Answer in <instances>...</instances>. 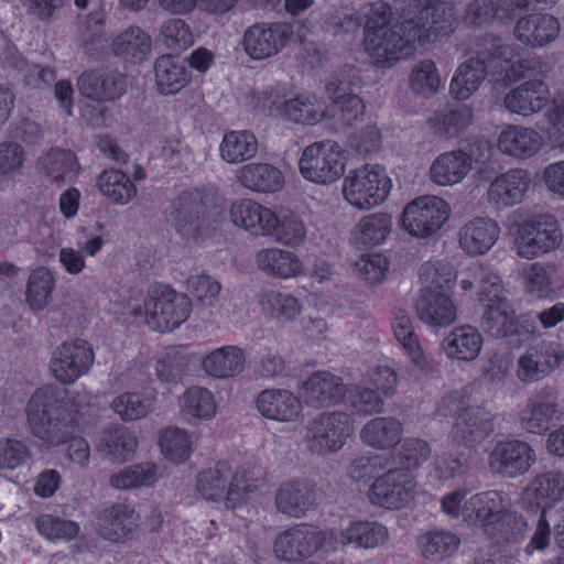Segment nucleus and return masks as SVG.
Wrapping results in <instances>:
<instances>
[{
    "instance_id": "41",
    "label": "nucleus",
    "mask_w": 564,
    "mask_h": 564,
    "mask_svg": "<svg viewBox=\"0 0 564 564\" xmlns=\"http://www.w3.org/2000/svg\"><path fill=\"white\" fill-rule=\"evenodd\" d=\"M346 392L340 378L327 371H318L305 382L303 397L308 405L321 408L338 403Z\"/></svg>"
},
{
    "instance_id": "52",
    "label": "nucleus",
    "mask_w": 564,
    "mask_h": 564,
    "mask_svg": "<svg viewBox=\"0 0 564 564\" xmlns=\"http://www.w3.org/2000/svg\"><path fill=\"white\" fill-rule=\"evenodd\" d=\"M177 230L185 236L195 237L207 225L204 206L198 192L185 193L178 198L174 215Z\"/></svg>"
},
{
    "instance_id": "6",
    "label": "nucleus",
    "mask_w": 564,
    "mask_h": 564,
    "mask_svg": "<svg viewBox=\"0 0 564 564\" xmlns=\"http://www.w3.org/2000/svg\"><path fill=\"white\" fill-rule=\"evenodd\" d=\"M392 186L384 166L366 163L345 175L341 195L351 208L367 212L381 206L390 196Z\"/></svg>"
},
{
    "instance_id": "45",
    "label": "nucleus",
    "mask_w": 564,
    "mask_h": 564,
    "mask_svg": "<svg viewBox=\"0 0 564 564\" xmlns=\"http://www.w3.org/2000/svg\"><path fill=\"white\" fill-rule=\"evenodd\" d=\"M474 113L466 105L449 106L436 111L429 119L433 133L442 140L459 137L473 122Z\"/></svg>"
},
{
    "instance_id": "31",
    "label": "nucleus",
    "mask_w": 564,
    "mask_h": 564,
    "mask_svg": "<svg viewBox=\"0 0 564 564\" xmlns=\"http://www.w3.org/2000/svg\"><path fill=\"white\" fill-rule=\"evenodd\" d=\"M237 183L245 189L259 194L280 192L285 177L280 167L265 162H250L235 172Z\"/></svg>"
},
{
    "instance_id": "9",
    "label": "nucleus",
    "mask_w": 564,
    "mask_h": 564,
    "mask_svg": "<svg viewBox=\"0 0 564 564\" xmlns=\"http://www.w3.org/2000/svg\"><path fill=\"white\" fill-rule=\"evenodd\" d=\"M449 204L436 195H423L409 202L400 216L401 228L411 237L434 238L449 220Z\"/></svg>"
},
{
    "instance_id": "16",
    "label": "nucleus",
    "mask_w": 564,
    "mask_h": 564,
    "mask_svg": "<svg viewBox=\"0 0 564 564\" xmlns=\"http://www.w3.org/2000/svg\"><path fill=\"white\" fill-rule=\"evenodd\" d=\"M294 28L288 22L256 23L242 39L246 54L253 61H263L279 54L292 40Z\"/></svg>"
},
{
    "instance_id": "56",
    "label": "nucleus",
    "mask_w": 564,
    "mask_h": 564,
    "mask_svg": "<svg viewBox=\"0 0 564 564\" xmlns=\"http://www.w3.org/2000/svg\"><path fill=\"white\" fill-rule=\"evenodd\" d=\"M159 467L152 462L132 464L110 476L109 484L118 490L152 487L159 480Z\"/></svg>"
},
{
    "instance_id": "54",
    "label": "nucleus",
    "mask_w": 564,
    "mask_h": 564,
    "mask_svg": "<svg viewBox=\"0 0 564 564\" xmlns=\"http://www.w3.org/2000/svg\"><path fill=\"white\" fill-rule=\"evenodd\" d=\"M155 403L153 392L127 391L115 397L110 408L122 421L131 422L145 417L154 410Z\"/></svg>"
},
{
    "instance_id": "51",
    "label": "nucleus",
    "mask_w": 564,
    "mask_h": 564,
    "mask_svg": "<svg viewBox=\"0 0 564 564\" xmlns=\"http://www.w3.org/2000/svg\"><path fill=\"white\" fill-rule=\"evenodd\" d=\"M154 76L159 91L175 95L189 83V73L184 63L172 55H162L154 63Z\"/></svg>"
},
{
    "instance_id": "23",
    "label": "nucleus",
    "mask_w": 564,
    "mask_h": 564,
    "mask_svg": "<svg viewBox=\"0 0 564 564\" xmlns=\"http://www.w3.org/2000/svg\"><path fill=\"white\" fill-rule=\"evenodd\" d=\"M542 133L532 127L508 123L497 135L498 151L513 160H529L544 148Z\"/></svg>"
},
{
    "instance_id": "57",
    "label": "nucleus",
    "mask_w": 564,
    "mask_h": 564,
    "mask_svg": "<svg viewBox=\"0 0 564 564\" xmlns=\"http://www.w3.org/2000/svg\"><path fill=\"white\" fill-rule=\"evenodd\" d=\"M162 455L173 464H184L194 451L193 434L178 426L164 429L159 436Z\"/></svg>"
},
{
    "instance_id": "15",
    "label": "nucleus",
    "mask_w": 564,
    "mask_h": 564,
    "mask_svg": "<svg viewBox=\"0 0 564 564\" xmlns=\"http://www.w3.org/2000/svg\"><path fill=\"white\" fill-rule=\"evenodd\" d=\"M416 482L411 473L393 468L377 477L368 490L371 505L388 510H399L413 500Z\"/></svg>"
},
{
    "instance_id": "19",
    "label": "nucleus",
    "mask_w": 564,
    "mask_h": 564,
    "mask_svg": "<svg viewBox=\"0 0 564 564\" xmlns=\"http://www.w3.org/2000/svg\"><path fill=\"white\" fill-rule=\"evenodd\" d=\"M564 360V350L553 343H541L528 348L517 360L516 376L531 384L551 376Z\"/></svg>"
},
{
    "instance_id": "26",
    "label": "nucleus",
    "mask_w": 564,
    "mask_h": 564,
    "mask_svg": "<svg viewBox=\"0 0 564 564\" xmlns=\"http://www.w3.org/2000/svg\"><path fill=\"white\" fill-rule=\"evenodd\" d=\"M176 409L184 423L198 426L215 419L219 404L213 391L199 384H192L177 395Z\"/></svg>"
},
{
    "instance_id": "1",
    "label": "nucleus",
    "mask_w": 564,
    "mask_h": 564,
    "mask_svg": "<svg viewBox=\"0 0 564 564\" xmlns=\"http://www.w3.org/2000/svg\"><path fill=\"white\" fill-rule=\"evenodd\" d=\"M391 7L381 0L364 6L358 12L345 9L328 19V24L345 30L365 25L364 46L377 63L395 62L412 56L426 42L453 31L454 8L442 0H411L404 21L388 26Z\"/></svg>"
},
{
    "instance_id": "39",
    "label": "nucleus",
    "mask_w": 564,
    "mask_h": 564,
    "mask_svg": "<svg viewBox=\"0 0 564 564\" xmlns=\"http://www.w3.org/2000/svg\"><path fill=\"white\" fill-rule=\"evenodd\" d=\"M79 93L96 101H110L121 97L126 90L123 77L118 72L93 70L77 80Z\"/></svg>"
},
{
    "instance_id": "38",
    "label": "nucleus",
    "mask_w": 564,
    "mask_h": 564,
    "mask_svg": "<svg viewBox=\"0 0 564 564\" xmlns=\"http://www.w3.org/2000/svg\"><path fill=\"white\" fill-rule=\"evenodd\" d=\"M257 268L268 276L289 280L304 272V263L293 251L279 247H267L254 254Z\"/></svg>"
},
{
    "instance_id": "17",
    "label": "nucleus",
    "mask_w": 564,
    "mask_h": 564,
    "mask_svg": "<svg viewBox=\"0 0 564 564\" xmlns=\"http://www.w3.org/2000/svg\"><path fill=\"white\" fill-rule=\"evenodd\" d=\"M535 452L521 440L498 442L488 455V466L494 474L514 479L524 475L535 463Z\"/></svg>"
},
{
    "instance_id": "47",
    "label": "nucleus",
    "mask_w": 564,
    "mask_h": 564,
    "mask_svg": "<svg viewBox=\"0 0 564 564\" xmlns=\"http://www.w3.org/2000/svg\"><path fill=\"white\" fill-rule=\"evenodd\" d=\"M139 525V514L126 503L106 508L100 516V533L110 541L126 539Z\"/></svg>"
},
{
    "instance_id": "12",
    "label": "nucleus",
    "mask_w": 564,
    "mask_h": 564,
    "mask_svg": "<svg viewBox=\"0 0 564 564\" xmlns=\"http://www.w3.org/2000/svg\"><path fill=\"white\" fill-rule=\"evenodd\" d=\"M352 430L350 417L346 413H322L307 425V448L318 456L337 453L346 445Z\"/></svg>"
},
{
    "instance_id": "37",
    "label": "nucleus",
    "mask_w": 564,
    "mask_h": 564,
    "mask_svg": "<svg viewBox=\"0 0 564 564\" xmlns=\"http://www.w3.org/2000/svg\"><path fill=\"white\" fill-rule=\"evenodd\" d=\"M482 347L484 338L480 330L470 324L454 327L442 341L443 351L452 361H475Z\"/></svg>"
},
{
    "instance_id": "59",
    "label": "nucleus",
    "mask_w": 564,
    "mask_h": 564,
    "mask_svg": "<svg viewBox=\"0 0 564 564\" xmlns=\"http://www.w3.org/2000/svg\"><path fill=\"white\" fill-rule=\"evenodd\" d=\"M307 236V228L303 219L295 213L275 214V224L272 232L265 237L291 248L300 247Z\"/></svg>"
},
{
    "instance_id": "27",
    "label": "nucleus",
    "mask_w": 564,
    "mask_h": 564,
    "mask_svg": "<svg viewBox=\"0 0 564 564\" xmlns=\"http://www.w3.org/2000/svg\"><path fill=\"white\" fill-rule=\"evenodd\" d=\"M500 235L501 228L495 219L474 217L458 229V246L467 256H485L496 246Z\"/></svg>"
},
{
    "instance_id": "10",
    "label": "nucleus",
    "mask_w": 564,
    "mask_h": 564,
    "mask_svg": "<svg viewBox=\"0 0 564 564\" xmlns=\"http://www.w3.org/2000/svg\"><path fill=\"white\" fill-rule=\"evenodd\" d=\"M334 539V530L302 523L281 532L274 540L273 551L280 560L296 561L311 557L318 551L336 552Z\"/></svg>"
},
{
    "instance_id": "60",
    "label": "nucleus",
    "mask_w": 564,
    "mask_h": 564,
    "mask_svg": "<svg viewBox=\"0 0 564 564\" xmlns=\"http://www.w3.org/2000/svg\"><path fill=\"white\" fill-rule=\"evenodd\" d=\"M191 360L185 347H171L156 361L155 375L162 382L177 383L187 373Z\"/></svg>"
},
{
    "instance_id": "30",
    "label": "nucleus",
    "mask_w": 564,
    "mask_h": 564,
    "mask_svg": "<svg viewBox=\"0 0 564 564\" xmlns=\"http://www.w3.org/2000/svg\"><path fill=\"white\" fill-rule=\"evenodd\" d=\"M550 95L546 85L540 79L522 83L511 89L503 98V107L511 113L531 117L541 111L545 112Z\"/></svg>"
},
{
    "instance_id": "46",
    "label": "nucleus",
    "mask_w": 564,
    "mask_h": 564,
    "mask_svg": "<svg viewBox=\"0 0 564 564\" xmlns=\"http://www.w3.org/2000/svg\"><path fill=\"white\" fill-rule=\"evenodd\" d=\"M403 424L392 416L369 420L360 430L361 442L376 449H390L400 443Z\"/></svg>"
},
{
    "instance_id": "21",
    "label": "nucleus",
    "mask_w": 564,
    "mask_h": 564,
    "mask_svg": "<svg viewBox=\"0 0 564 564\" xmlns=\"http://www.w3.org/2000/svg\"><path fill=\"white\" fill-rule=\"evenodd\" d=\"M414 310L419 321L433 330L451 326L458 317L454 299L440 290L421 289Z\"/></svg>"
},
{
    "instance_id": "20",
    "label": "nucleus",
    "mask_w": 564,
    "mask_h": 564,
    "mask_svg": "<svg viewBox=\"0 0 564 564\" xmlns=\"http://www.w3.org/2000/svg\"><path fill=\"white\" fill-rule=\"evenodd\" d=\"M509 509H512L511 497L505 491L490 489L471 495L466 500L465 514L488 533L495 531Z\"/></svg>"
},
{
    "instance_id": "32",
    "label": "nucleus",
    "mask_w": 564,
    "mask_h": 564,
    "mask_svg": "<svg viewBox=\"0 0 564 564\" xmlns=\"http://www.w3.org/2000/svg\"><path fill=\"white\" fill-rule=\"evenodd\" d=\"M393 230L392 216L384 212L365 215L350 230V243L360 250L384 245Z\"/></svg>"
},
{
    "instance_id": "49",
    "label": "nucleus",
    "mask_w": 564,
    "mask_h": 564,
    "mask_svg": "<svg viewBox=\"0 0 564 564\" xmlns=\"http://www.w3.org/2000/svg\"><path fill=\"white\" fill-rule=\"evenodd\" d=\"M458 288L463 292L477 290V299L480 304H485V301L494 291L505 290L500 274L492 268L480 264L470 265L465 272L460 273Z\"/></svg>"
},
{
    "instance_id": "62",
    "label": "nucleus",
    "mask_w": 564,
    "mask_h": 564,
    "mask_svg": "<svg viewBox=\"0 0 564 564\" xmlns=\"http://www.w3.org/2000/svg\"><path fill=\"white\" fill-rule=\"evenodd\" d=\"M456 534L446 530H434L422 534L419 547L426 558H443L453 555L459 546Z\"/></svg>"
},
{
    "instance_id": "64",
    "label": "nucleus",
    "mask_w": 564,
    "mask_h": 564,
    "mask_svg": "<svg viewBox=\"0 0 564 564\" xmlns=\"http://www.w3.org/2000/svg\"><path fill=\"white\" fill-rule=\"evenodd\" d=\"M520 275L523 286L531 295L545 299L553 293L552 275L553 269L540 262L527 264Z\"/></svg>"
},
{
    "instance_id": "5",
    "label": "nucleus",
    "mask_w": 564,
    "mask_h": 564,
    "mask_svg": "<svg viewBox=\"0 0 564 564\" xmlns=\"http://www.w3.org/2000/svg\"><path fill=\"white\" fill-rule=\"evenodd\" d=\"M191 311L192 302L186 294L160 284L152 286L142 301L129 300L122 314L131 316L132 322H143L154 330L166 333L186 322Z\"/></svg>"
},
{
    "instance_id": "35",
    "label": "nucleus",
    "mask_w": 564,
    "mask_h": 564,
    "mask_svg": "<svg viewBox=\"0 0 564 564\" xmlns=\"http://www.w3.org/2000/svg\"><path fill=\"white\" fill-rule=\"evenodd\" d=\"M316 503L315 486L307 479L283 482L275 494V506L284 514L301 518Z\"/></svg>"
},
{
    "instance_id": "44",
    "label": "nucleus",
    "mask_w": 564,
    "mask_h": 564,
    "mask_svg": "<svg viewBox=\"0 0 564 564\" xmlns=\"http://www.w3.org/2000/svg\"><path fill=\"white\" fill-rule=\"evenodd\" d=\"M330 117V110L322 97L313 93H302L289 99L284 119L297 124L316 126Z\"/></svg>"
},
{
    "instance_id": "63",
    "label": "nucleus",
    "mask_w": 564,
    "mask_h": 564,
    "mask_svg": "<svg viewBox=\"0 0 564 564\" xmlns=\"http://www.w3.org/2000/svg\"><path fill=\"white\" fill-rule=\"evenodd\" d=\"M159 39L174 53H181L194 44L191 26L182 19L170 18L160 26Z\"/></svg>"
},
{
    "instance_id": "34",
    "label": "nucleus",
    "mask_w": 564,
    "mask_h": 564,
    "mask_svg": "<svg viewBox=\"0 0 564 564\" xmlns=\"http://www.w3.org/2000/svg\"><path fill=\"white\" fill-rule=\"evenodd\" d=\"M561 32L560 21L547 13H531L516 24V37L524 45L543 47L554 42Z\"/></svg>"
},
{
    "instance_id": "40",
    "label": "nucleus",
    "mask_w": 564,
    "mask_h": 564,
    "mask_svg": "<svg viewBox=\"0 0 564 564\" xmlns=\"http://www.w3.org/2000/svg\"><path fill=\"white\" fill-rule=\"evenodd\" d=\"M57 275L48 267L40 265L32 269L25 283L24 301L35 313L45 311L54 300Z\"/></svg>"
},
{
    "instance_id": "55",
    "label": "nucleus",
    "mask_w": 564,
    "mask_h": 564,
    "mask_svg": "<svg viewBox=\"0 0 564 564\" xmlns=\"http://www.w3.org/2000/svg\"><path fill=\"white\" fill-rule=\"evenodd\" d=\"M37 166L41 173L52 181H74L79 173V163L76 155L69 150L52 149L40 156Z\"/></svg>"
},
{
    "instance_id": "43",
    "label": "nucleus",
    "mask_w": 564,
    "mask_h": 564,
    "mask_svg": "<svg viewBox=\"0 0 564 564\" xmlns=\"http://www.w3.org/2000/svg\"><path fill=\"white\" fill-rule=\"evenodd\" d=\"M138 447L135 434L123 425H111L100 433L98 452L116 463L132 458Z\"/></svg>"
},
{
    "instance_id": "33",
    "label": "nucleus",
    "mask_w": 564,
    "mask_h": 564,
    "mask_svg": "<svg viewBox=\"0 0 564 564\" xmlns=\"http://www.w3.org/2000/svg\"><path fill=\"white\" fill-rule=\"evenodd\" d=\"M336 551L340 546L354 545L358 549L372 550L383 546L389 540L388 528L371 520L351 521L349 525L343 530H334Z\"/></svg>"
},
{
    "instance_id": "2",
    "label": "nucleus",
    "mask_w": 564,
    "mask_h": 564,
    "mask_svg": "<svg viewBox=\"0 0 564 564\" xmlns=\"http://www.w3.org/2000/svg\"><path fill=\"white\" fill-rule=\"evenodd\" d=\"M473 55L462 63L449 84V93L457 100H467L481 86L488 73L502 74L509 82L524 78L533 61L518 59V46L503 44L500 37L486 35L476 41Z\"/></svg>"
},
{
    "instance_id": "48",
    "label": "nucleus",
    "mask_w": 564,
    "mask_h": 564,
    "mask_svg": "<svg viewBox=\"0 0 564 564\" xmlns=\"http://www.w3.org/2000/svg\"><path fill=\"white\" fill-rule=\"evenodd\" d=\"M468 174L467 163L458 149L438 154L429 169L431 182L442 187L455 186L462 183Z\"/></svg>"
},
{
    "instance_id": "14",
    "label": "nucleus",
    "mask_w": 564,
    "mask_h": 564,
    "mask_svg": "<svg viewBox=\"0 0 564 564\" xmlns=\"http://www.w3.org/2000/svg\"><path fill=\"white\" fill-rule=\"evenodd\" d=\"M358 78L352 70H343L326 86L327 94L334 102L330 117L336 128H347L359 121L365 115V104L352 87L358 86Z\"/></svg>"
},
{
    "instance_id": "24",
    "label": "nucleus",
    "mask_w": 564,
    "mask_h": 564,
    "mask_svg": "<svg viewBox=\"0 0 564 564\" xmlns=\"http://www.w3.org/2000/svg\"><path fill=\"white\" fill-rule=\"evenodd\" d=\"M564 499V471L552 470L536 475L523 489L522 507L528 511L546 510Z\"/></svg>"
},
{
    "instance_id": "28",
    "label": "nucleus",
    "mask_w": 564,
    "mask_h": 564,
    "mask_svg": "<svg viewBox=\"0 0 564 564\" xmlns=\"http://www.w3.org/2000/svg\"><path fill=\"white\" fill-rule=\"evenodd\" d=\"M256 408L263 417L280 423H294L303 417L302 401L289 389L261 391L256 399Z\"/></svg>"
},
{
    "instance_id": "18",
    "label": "nucleus",
    "mask_w": 564,
    "mask_h": 564,
    "mask_svg": "<svg viewBox=\"0 0 564 564\" xmlns=\"http://www.w3.org/2000/svg\"><path fill=\"white\" fill-rule=\"evenodd\" d=\"M560 404L556 391L551 387L535 390L518 413V424L527 433L542 435L557 417Z\"/></svg>"
},
{
    "instance_id": "22",
    "label": "nucleus",
    "mask_w": 564,
    "mask_h": 564,
    "mask_svg": "<svg viewBox=\"0 0 564 564\" xmlns=\"http://www.w3.org/2000/svg\"><path fill=\"white\" fill-rule=\"evenodd\" d=\"M531 176L524 169H510L497 175L487 189L488 204L503 210L521 204L530 188Z\"/></svg>"
},
{
    "instance_id": "61",
    "label": "nucleus",
    "mask_w": 564,
    "mask_h": 564,
    "mask_svg": "<svg viewBox=\"0 0 564 564\" xmlns=\"http://www.w3.org/2000/svg\"><path fill=\"white\" fill-rule=\"evenodd\" d=\"M259 304L265 314L275 318L292 321L302 312V304L296 297L278 290L263 291Z\"/></svg>"
},
{
    "instance_id": "8",
    "label": "nucleus",
    "mask_w": 564,
    "mask_h": 564,
    "mask_svg": "<svg viewBox=\"0 0 564 564\" xmlns=\"http://www.w3.org/2000/svg\"><path fill=\"white\" fill-rule=\"evenodd\" d=\"M347 156L345 149L336 141L325 140L308 144L299 159L301 176L316 185H330L345 173Z\"/></svg>"
},
{
    "instance_id": "58",
    "label": "nucleus",
    "mask_w": 564,
    "mask_h": 564,
    "mask_svg": "<svg viewBox=\"0 0 564 564\" xmlns=\"http://www.w3.org/2000/svg\"><path fill=\"white\" fill-rule=\"evenodd\" d=\"M443 85L444 82L435 62L429 58L416 62L409 74L411 91L423 98H432Z\"/></svg>"
},
{
    "instance_id": "3",
    "label": "nucleus",
    "mask_w": 564,
    "mask_h": 564,
    "mask_svg": "<svg viewBox=\"0 0 564 564\" xmlns=\"http://www.w3.org/2000/svg\"><path fill=\"white\" fill-rule=\"evenodd\" d=\"M88 405L89 397L86 393L77 392L67 402H63L56 388L41 387L25 405L26 429L48 446H57L66 442L69 429L79 424Z\"/></svg>"
},
{
    "instance_id": "50",
    "label": "nucleus",
    "mask_w": 564,
    "mask_h": 564,
    "mask_svg": "<svg viewBox=\"0 0 564 564\" xmlns=\"http://www.w3.org/2000/svg\"><path fill=\"white\" fill-rule=\"evenodd\" d=\"M100 194L115 205H128L137 196V186L118 169L102 171L96 181Z\"/></svg>"
},
{
    "instance_id": "11",
    "label": "nucleus",
    "mask_w": 564,
    "mask_h": 564,
    "mask_svg": "<svg viewBox=\"0 0 564 564\" xmlns=\"http://www.w3.org/2000/svg\"><path fill=\"white\" fill-rule=\"evenodd\" d=\"M95 361L89 341L80 337L68 338L56 346L50 358L51 376L62 384H73L87 375Z\"/></svg>"
},
{
    "instance_id": "4",
    "label": "nucleus",
    "mask_w": 564,
    "mask_h": 564,
    "mask_svg": "<svg viewBox=\"0 0 564 564\" xmlns=\"http://www.w3.org/2000/svg\"><path fill=\"white\" fill-rule=\"evenodd\" d=\"M263 471L259 466H236L219 462L196 476V492L206 501L236 510L245 506L249 495L261 481Z\"/></svg>"
},
{
    "instance_id": "7",
    "label": "nucleus",
    "mask_w": 564,
    "mask_h": 564,
    "mask_svg": "<svg viewBox=\"0 0 564 564\" xmlns=\"http://www.w3.org/2000/svg\"><path fill=\"white\" fill-rule=\"evenodd\" d=\"M563 242L557 218L550 213L534 214L516 226L512 249L524 260L556 251Z\"/></svg>"
},
{
    "instance_id": "29",
    "label": "nucleus",
    "mask_w": 564,
    "mask_h": 564,
    "mask_svg": "<svg viewBox=\"0 0 564 564\" xmlns=\"http://www.w3.org/2000/svg\"><path fill=\"white\" fill-rule=\"evenodd\" d=\"M231 223L254 237H265L272 232L275 213L251 198L234 202L229 209Z\"/></svg>"
},
{
    "instance_id": "42",
    "label": "nucleus",
    "mask_w": 564,
    "mask_h": 564,
    "mask_svg": "<svg viewBox=\"0 0 564 564\" xmlns=\"http://www.w3.org/2000/svg\"><path fill=\"white\" fill-rule=\"evenodd\" d=\"M245 366L246 354L235 345L216 348L202 359V369L215 379L236 377L243 371Z\"/></svg>"
},
{
    "instance_id": "25",
    "label": "nucleus",
    "mask_w": 564,
    "mask_h": 564,
    "mask_svg": "<svg viewBox=\"0 0 564 564\" xmlns=\"http://www.w3.org/2000/svg\"><path fill=\"white\" fill-rule=\"evenodd\" d=\"M503 291H494L482 305L480 326L485 333L496 338H507L518 333L516 310L503 295Z\"/></svg>"
},
{
    "instance_id": "13",
    "label": "nucleus",
    "mask_w": 564,
    "mask_h": 564,
    "mask_svg": "<svg viewBox=\"0 0 564 564\" xmlns=\"http://www.w3.org/2000/svg\"><path fill=\"white\" fill-rule=\"evenodd\" d=\"M444 402L458 403L459 411L452 427V440L458 445L473 446L481 443L494 431V416L489 410L480 405H467L462 392L448 394Z\"/></svg>"
},
{
    "instance_id": "53",
    "label": "nucleus",
    "mask_w": 564,
    "mask_h": 564,
    "mask_svg": "<svg viewBox=\"0 0 564 564\" xmlns=\"http://www.w3.org/2000/svg\"><path fill=\"white\" fill-rule=\"evenodd\" d=\"M258 152L254 134L247 130H234L224 134L219 144L221 160L229 164H239L252 159Z\"/></svg>"
},
{
    "instance_id": "36",
    "label": "nucleus",
    "mask_w": 564,
    "mask_h": 564,
    "mask_svg": "<svg viewBox=\"0 0 564 564\" xmlns=\"http://www.w3.org/2000/svg\"><path fill=\"white\" fill-rule=\"evenodd\" d=\"M109 47L122 62L141 64L151 55L152 37L144 29L129 25L111 39Z\"/></svg>"
}]
</instances>
